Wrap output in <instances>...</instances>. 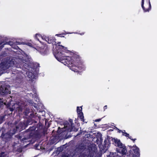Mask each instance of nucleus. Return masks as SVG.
Listing matches in <instances>:
<instances>
[{
  "instance_id": "1",
  "label": "nucleus",
  "mask_w": 157,
  "mask_h": 157,
  "mask_svg": "<svg viewBox=\"0 0 157 157\" xmlns=\"http://www.w3.org/2000/svg\"><path fill=\"white\" fill-rule=\"evenodd\" d=\"M25 60L21 58H13L9 61L3 62L0 64V71L5 70L10 67L14 66L18 68H24V71L26 72L27 76L29 80L33 81L36 78V76L31 72L32 69L27 64L31 60V58L28 56Z\"/></svg>"
},
{
  "instance_id": "2",
  "label": "nucleus",
  "mask_w": 157,
  "mask_h": 157,
  "mask_svg": "<svg viewBox=\"0 0 157 157\" xmlns=\"http://www.w3.org/2000/svg\"><path fill=\"white\" fill-rule=\"evenodd\" d=\"M63 55L64 54L62 52H58L55 56L58 61L63 63L64 65L67 66L72 71L77 72L78 71V70L80 69V68L82 67V65L80 66L79 63L77 64L76 62L75 64L73 63V61L72 60L71 57L65 56Z\"/></svg>"
},
{
  "instance_id": "3",
  "label": "nucleus",
  "mask_w": 157,
  "mask_h": 157,
  "mask_svg": "<svg viewBox=\"0 0 157 157\" xmlns=\"http://www.w3.org/2000/svg\"><path fill=\"white\" fill-rule=\"evenodd\" d=\"M90 149L89 147L81 144L76 148V151L79 153L78 155L79 157H91Z\"/></svg>"
},
{
  "instance_id": "4",
  "label": "nucleus",
  "mask_w": 157,
  "mask_h": 157,
  "mask_svg": "<svg viewBox=\"0 0 157 157\" xmlns=\"http://www.w3.org/2000/svg\"><path fill=\"white\" fill-rule=\"evenodd\" d=\"M16 132V130L13 129V130H11L5 134L2 133L1 137L5 142L7 141L12 138V136Z\"/></svg>"
},
{
  "instance_id": "5",
  "label": "nucleus",
  "mask_w": 157,
  "mask_h": 157,
  "mask_svg": "<svg viewBox=\"0 0 157 157\" xmlns=\"http://www.w3.org/2000/svg\"><path fill=\"white\" fill-rule=\"evenodd\" d=\"M9 86L5 85H1L0 86V94L3 95L6 94L10 93Z\"/></svg>"
},
{
  "instance_id": "6",
  "label": "nucleus",
  "mask_w": 157,
  "mask_h": 157,
  "mask_svg": "<svg viewBox=\"0 0 157 157\" xmlns=\"http://www.w3.org/2000/svg\"><path fill=\"white\" fill-rule=\"evenodd\" d=\"M80 108L81 109L79 111V107H77V112L78 114V116L79 117V118L81 119L82 121L83 122L84 121V116L83 115V113L82 112V107H80Z\"/></svg>"
},
{
  "instance_id": "7",
  "label": "nucleus",
  "mask_w": 157,
  "mask_h": 157,
  "mask_svg": "<svg viewBox=\"0 0 157 157\" xmlns=\"http://www.w3.org/2000/svg\"><path fill=\"white\" fill-rule=\"evenodd\" d=\"M133 150L134 153L133 157H139L140 155L139 148L136 146H134Z\"/></svg>"
},
{
  "instance_id": "8",
  "label": "nucleus",
  "mask_w": 157,
  "mask_h": 157,
  "mask_svg": "<svg viewBox=\"0 0 157 157\" xmlns=\"http://www.w3.org/2000/svg\"><path fill=\"white\" fill-rule=\"evenodd\" d=\"M142 1L141 6L143 10L144 11V12H146L147 11H149V10H150L151 9V6L150 0H149V7L148 8H145V7L144 6V0H142Z\"/></svg>"
},
{
  "instance_id": "9",
  "label": "nucleus",
  "mask_w": 157,
  "mask_h": 157,
  "mask_svg": "<svg viewBox=\"0 0 157 157\" xmlns=\"http://www.w3.org/2000/svg\"><path fill=\"white\" fill-rule=\"evenodd\" d=\"M114 145L116 146H118L119 147H121L123 146V144L121 143L120 140L117 139H114Z\"/></svg>"
},
{
  "instance_id": "10",
  "label": "nucleus",
  "mask_w": 157,
  "mask_h": 157,
  "mask_svg": "<svg viewBox=\"0 0 157 157\" xmlns=\"http://www.w3.org/2000/svg\"><path fill=\"white\" fill-rule=\"evenodd\" d=\"M45 40L49 44L53 43L55 41V39L54 38L52 37H47L44 38Z\"/></svg>"
},
{
  "instance_id": "11",
  "label": "nucleus",
  "mask_w": 157,
  "mask_h": 157,
  "mask_svg": "<svg viewBox=\"0 0 157 157\" xmlns=\"http://www.w3.org/2000/svg\"><path fill=\"white\" fill-rule=\"evenodd\" d=\"M24 128V124L22 122H20L18 126H16V129H14L16 130V131L17 130L19 131H21ZM13 129H14V128L13 129Z\"/></svg>"
},
{
  "instance_id": "12",
  "label": "nucleus",
  "mask_w": 157,
  "mask_h": 157,
  "mask_svg": "<svg viewBox=\"0 0 157 157\" xmlns=\"http://www.w3.org/2000/svg\"><path fill=\"white\" fill-rule=\"evenodd\" d=\"M71 127H69L70 125L69 124L67 125L66 126H64V127L66 129V130H67L68 132H71L72 131V129L71 128V127L72 126V125L71 122Z\"/></svg>"
},
{
  "instance_id": "13",
  "label": "nucleus",
  "mask_w": 157,
  "mask_h": 157,
  "mask_svg": "<svg viewBox=\"0 0 157 157\" xmlns=\"http://www.w3.org/2000/svg\"><path fill=\"white\" fill-rule=\"evenodd\" d=\"M95 134L96 135L97 140H99V139L101 140L102 136L101 134L99 132L97 133L96 134L95 133Z\"/></svg>"
},
{
  "instance_id": "14",
  "label": "nucleus",
  "mask_w": 157,
  "mask_h": 157,
  "mask_svg": "<svg viewBox=\"0 0 157 157\" xmlns=\"http://www.w3.org/2000/svg\"><path fill=\"white\" fill-rule=\"evenodd\" d=\"M123 133V135L124 136H125L128 137L129 136V135L126 132H122Z\"/></svg>"
},
{
  "instance_id": "15",
  "label": "nucleus",
  "mask_w": 157,
  "mask_h": 157,
  "mask_svg": "<svg viewBox=\"0 0 157 157\" xmlns=\"http://www.w3.org/2000/svg\"><path fill=\"white\" fill-rule=\"evenodd\" d=\"M41 36L38 34H36L35 36V38L38 40H39V37H41Z\"/></svg>"
},
{
  "instance_id": "16",
  "label": "nucleus",
  "mask_w": 157,
  "mask_h": 157,
  "mask_svg": "<svg viewBox=\"0 0 157 157\" xmlns=\"http://www.w3.org/2000/svg\"><path fill=\"white\" fill-rule=\"evenodd\" d=\"M5 155L4 152H2L0 151V157H4Z\"/></svg>"
},
{
  "instance_id": "17",
  "label": "nucleus",
  "mask_w": 157,
  "mask_h": 157,
  "mask_svg": "<svg viewBox=\"0 0 157 157\" xmlns=\"http://www.w3.org/2000/svg\"><path fill=\"white\" fill-rule=\"evenodd\" d=\"M61 46L63 49V50L64 51V52H66L67 51V48L66 47H64V46Z\"/></svg>"
},
{
  "instance_id": "18",
  "label": "nucleus",
  "mask_w": 157,
  "mask_h": 157,
  "mask_svg": "<svg viewBox=\"0 0 157 157\" xmlns=\"http://www.w3.org/2000/svg\"><path fill=\"white\" fill-rule=\"evenodd\" d=\"M128 138H129L130 139H131V140H133V141H135V140H136V139H132V137L131 136H129V137H128Z\"/></svg>"
},
{
  "instance_id": "19",
  "label": "nucleus",
  "mask_w": 157,
  "mask_h": 157,
  "mask_svg": "<svg viewBox=\"0 0 157 157\" xmlns=\"http://www.w3.org/2000/svg\"><path fill=\"white\" fill-rule=\"evenodd\" d=\"M101 120V119H96V120L95 121V122H99V121H100Z\"/></svg>"
},
{
  "instance_id": "20",
  "label": "nucleus",
  "mask_w": 157,
  "mask_h": 157,
  "mask_svg": "<svg viewBox=\"0 0 157 157\" xmlns=\"http://www.w3.org/2000/svg\"><path fill=\"white\" fill-rule=\"evenodd\" d=\"M62 35V34H56V35L57 36H58L62 37V36H61Z\"/></svg>"
},
{
  "instance_id": "21",
  "label": "nucleus",
  "mask_w": 157,
  "mask_h": 157,
  "mask_svg": "<svg viewBox=\"0 0 157 157\" xmlns=\"http://www.w3.org/2000/svg\"><path fill=\"white\" fill-rule=\"evenodd\" d=\"M27 139H26V138H23L22 139V141H23V142H25V140H26Z\"/></svg>"
},
{
  "instance_id": "22",
  "label": "nucleus",
  "mask_w": 157,
  "mask_h": 157,
  "mask_svg": "<svg viewBox=\"0 0 157 157\" xmlns=\"http://www.w3.org/2000/svg\"><path fill=\"white\" fill-rule=\"evenodd\" d=\"M26 44L28 45V46H31V44L30 43H28Z\"/></svg>"
},
{
  "instance_id": "23",
  "label": "nucleus",
  "mask_w": 157,
  "mask_h": 157,
  "mask_svg": "<svg viewBox=\"0 0 157 157\" xmlns=\"http://www.w3.org/2000/svg\"><path fill=\"white\" fill-rule=\"evenodd\" d=\"M18 109H19L21 111L22 110V108H21V106H19Z\"/></svg>"
},
{
  "instance_id": "24",
  "label": "nucleus",
  "mask_w": 157,
  "mask_h": 157,
  "mask_svg": "<svg viewBox=\"0 0 157 157\" xmlns=\"http://www.w3.org/2000/svg\"><path fill=\"white\" fill-rule=\"evenodd\" d=\"M3 104V102H1L0 101V107H1V106Z\"/></svg>"
},
{
  "instance_id": "25",
  "label": "nucleus",
  "mask_w": 157,
  "mask_h": 157,
  "mask_svg": "<svg viewBox=\"0 0 157 157\" xmlns=\"http://www.w3.org/2000/svg\"><path fill=\"white\" fill-rule=\"evenodd\" d=\"M107 108V105H105L104 106V109H106Z\"/></svg>"
},
{
  "instance_id": "26",
  "label": "nucleus",
  "mask_w": 157,
  "mask_h": 157,
  "mask_svg": "<svg viewBox=\"0 0 157 157\" xmlns=\"http://www.w3.org/2000/svg\"><path fill=\"white\" fill-rule=\"evenodd\" d=\"M39 145L38 144H36V148H37V147L39 146Z\"/></svg>"
},
{
  "instance_id": "27",
  "label": "nucleus",
  "mask_w": 157,
  "mask_h": 157,
  "mask_svg": "<svg viewBox=\"0 0 157 157\" xmlns=\"http://www.w3.org/2000/svg\"><path fill=\"white\" fill-rule=\"evenodd\" d=\"M10 110L11 111H13V109L12 108V109L11 108V109H10Z\"/></svg>"
},
{
  "instance_id": "28",
  "label": "nucleus",
  "mask_w": 157,
  "mask_h": 157,
  "mask_svg": "<svg viewBox=\"0 0 157 157\" xmlns=\"http://www.w3.org/2000/svg\"><path fill=\"white\" fill-rule=\"evenodd\" d=\"M17 44H20V43H19V42H17Z\"/></svg>"
},
{
  "instance_id": "29",
  "label": "nucleus",
  "mask_w": 157,
  "mask_h": 157,
  "mask_svg": "<svg viewBox=\"0 0 157 157\" xmlns=\"http://www.w3.org/2000/svg\"><path fill=\"white\" fill-rule=\"evenodd\" d=\"M83 34H84V33H81V34H80V35H83Z\"/></svg>"
},
{
  "instance_id": "30",
  "label": "nucleus",
  "mask_w": 157,
  "mask_h": 157,
  "mask_svg": "<svg viewBox=\"0 0 157 157\" xmlns=\"http://www.w3.org/2000/svg\"><path fill=\"white\" fill-rule=\"evenodd\" d=\"M21 72L22 73H24L25 72H22L21 71H20V73Z\"/></svg>"
},
{
  "instance_id": "31",
  "label": "nucleus",
  "mask_w": 157,
  "mask_h": 157,
  "mask_svg": "<svg viewBox=\"0 0 157 157\" xmlns=\"http://www.w3.org/2000/svg\"><path fill=\"white\" fill-rule=\"evenodd\" d=\"M80 109H81V108H80H80L79 107V110H80Z\"/></svg>"
},
{
  "instance_id": "32",
  "label": "nucleus",
  "mask_w": 157,
  "mask_h": 157,
  "mask_svg": "<svg viewBox=\"0 0 157 157\" xmlns=\"http://www.w3.org/2000/svg\"><path fill=\"white\" fill-rule=\"evenodd\" d=\"M22 44H25L24 43H23V42L22 43Z\"/></svg>"
},
{
  "instance_id": "33",
  "label": "nucleus",
  "mask_w": 157,
  "mask_h": 157,
  "mask_svg": "<svg viewBox=\"0 0 157 157\" xmlns=\"http://www.w3.org/2000/svg\"><path fill=\"white\" fill-rule=\"evenodd\" d=\"M42 37V39H43V38H44V37Z\"/></svg>"
},
{
  "instance_id": "34",
  "label": "nucleus",
  "mask_w": 157,
  "mask_h": 157,
  "mask_svg": "<svg viewBox=\"0 0 157 157\" xmlns=\"http://www.w3.org/2000/svg\"><path fill=\"white\" fill-rule=\"evenodd\" d=\"M30 130H32V129H31V128H30Z\"/></svg>"
},
{
  "instance_id": "35",
  "label": "nucleus",
  "mask_w": 157,
  "mask_h": 157,
  "mask_svg": "<svg viewBox=\"0 0 157 157\" xmlns=\"http://www.w3.org/2000/svg\"><path fill=\"white\" fill-rule=\"evenodd\" d=\"M69 33H67V34H69Z\"/></svg>"
},
{
  "instance_id": "36",
  "label": "nucleus",
  "mask_w": 157,
  "mask_h": 157,
  "mask_svg": "<svg viewBox=\"0 0 157 157\" xmlns=\"http://www.w3.org/2000/svg\"><path fill=\"white\" fill-rule=\"evenodd\" d=\"M122 131H121V130H120V132H122Z\"/></svg>"
},
{
  "instance_id": "37",
  "label": "nucleus",
  "mask_w": 157,
  "mask_h": 157,
  "mask_svg": "<svg viewBox=\"0 0 157 157\" xmlns=\"http://www.w3.org/2000/svg\"><path fill=\"white\" fill-rule=\"evenodd\" d=\"M60 128L59 127L58 128H59V129Z\"/></svg>"
}]
</instances>
